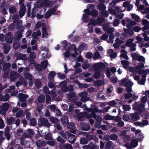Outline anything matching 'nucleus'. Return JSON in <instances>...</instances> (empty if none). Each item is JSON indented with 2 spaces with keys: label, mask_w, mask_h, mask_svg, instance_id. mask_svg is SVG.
Here are the masks:
<instances>
[{
  "label": "nucleus",
  "mask_w": 149,
  "mask_h": 149,
  "mask_svg": "<svg viewBox=\"0 0 149 149\" xmlns=\"http://www.w3.org/2000/svg\"><path fill=\"white\" fill-rule=\"evenodd\" d=\"M129 71L135 74H140L143 73L144 74L142 76L141 79L140 77L137 75L134 76V78L135 80L137 81L139 84L143 85L144 84L146 81V74L149 73V69L143 70L141 69L139 67L136 66L135 68L130 67L129 69Z\"/></svg>",
  "instance_id": "obj_1"
},
{
  "label": "nucleus",
  "mask_w": 149,
  "mask_h": 149,
  "mask_svg": "<svg viewBox=\"0 0 149 149\" xmlns=\"http://www.w3.org/2000/svg\"><path fill=\"white\" fill-rule=\"evenodd\" d=\"M87 8L84 10L85 13L83 14L82 18L83 22L86 23L89 21V16L91 15L93 18V4H88Z\"/></svg>",
  "instance_id": "obj_2"
},
{
  "label": "nucleus",
  "mask_w": 149,
  "mask_h": 149,
  "mask_svg": "<svg viewBox=\"0 0 149 149\" xmlns=\"http://www.w3.org/2000/svg\"><path fill=\"white\" fill-rule=\"evenodd\" d=\"M147 100L146 96H143L141 98V102L135 103L134 106V108L140 111L144 110L145 109V104L147 101Z\"/></svg>",
  "instance_id": "obj_3"
},
{
  "label": "nucleus",
  "mask_w": 149,
  "mask_h": 149,
  "mask_svg": "<svg viewBox=\"0 0 149 149\" xmlns=\"http://www.w3.org/2000/svg\"><path fill=\"white\" fill-rule=\"evenodd\" d=\"M122 23L123 25H125L128 28H130L132 25L136 24L135 22L132 21L130 19L128 18H126L125 20H122Z\"/></svg>",
  "instance_id": "obj_4"
},
{
  "label": "nucleus",
  "mask_w": 149,
  "mask_h": 149,
  "mask_svg": "<svg viewBox=\"0 0 149 149\" xmlns=\"http://www.w3.org/2000/svg\"><path fill=\"white\" fill-rule=\"evenodd\" d=\"M122 83L124 84L125 86L126 87V90L127 92L130 93L132 91L131 86H128V83H130V86H132L133 85V84L131 81L128 80L127 79L125 78V79L122 80Z\"/></svg>",
  "instance_id": "obj_5"
},
{
  "label": "nucleus",
  "mask_w": 149,
  "mask_h": 149,
  "mask_svg": "<svg viewBox=\"0 0 149 149\" xmlns=\"http://www.w3.org/2000/svg\"><path fill=\"white\" fill-rule=\"evenodd\" d=\"M126 35L124 33H122L121 35V40L119 38H117L116 40V43L113 44V46L115 48H118L120 46V44L123 42V40L125 39L126 37Z\"/></svg>",
  "instance_id": "obj_6"
},
{
  "label": "nucleus",
  "mask_w": 149,
  "mask_h": 149,
  "mask_svg": "<svg viewBox=\"0 0 149 149\" xmlns=\"http://www.w3.org/2000/svg\"><path fill=\"white\" fill-rule=\"evenodd\" d=\"M105 67V65L102 63L99 62L94 65V69L101 72L104 71Z\"/></svg>",
  "instance_id": "obj_7"
},
{
  "label": "nucleus",
  "mask_w": 149,
  "mask_h": 149,
  "mask_svg": "<svg viewBox=\"0 0 149 149\" xmlns=\"http://www.w3.org/2000/svg\"><path fill=\"white\" fill-rule=\"evenodd\" d=\"M138 145V142L135 139L132 140L130 143H126L125 145V147L128 149H132L136 147Z\"/></svg>",
  "instance_id": "obj_8"
},
{
  "label": "nucleus",
  "mask_w": 149,
  "mask_h": 149,
  "mask_svg": "<svg viewBox=\"0 0 149 149\" xmlns=\"http://www.w3.org/2000/svg\"><path fill=\"white\" fill-rule=\"evenodd\" d=\"M134 41V39L132 38H130L127 41L126 45L127 46L130 47L131 48V50L132 51H134L136 50V44L134 43H133L132 42Z\"/></svg>",
  "instance_id": "obj_9"
},
{
  "label": "nucleus",
  "mask_w": 149,
  "mask_h": 149,
  "mask_svg": "<svg viewBox=\"0 0 149 149\" xmlns=\"http://www.w3.org/2000/svg\"><path fill=\"white\" fill-rule=\"evenodd\" d=\"M40 125L41 126H46L49 127L50 126V123H48V120L45 118H41L39 119Z\"/></svg>",
  "instance_id": "obj_10"
},
{
  "label": "nucleus",
  "mask_w": 149,
  "mask_h": 149,
  "mask_svg": "<svg viewBox=\"0 0 149 149\" xmlns=\"http://www.w3.org/2000/svg\"><path fill=\"white\" fill-rule=\"evenodd\" d=\"M80 125H81L80 129L81 130L86 131L89 130L91 129L90 125L88 124L81 122Z\"/></svg>",
  "instance_id": "obj_11"
},
{
  "label": "nucleus",
  "mask_w": 149,
  "mask_h": 149,
  "mask_svg": "<svg viewBox=\"0 0 149 149\" xmlns=\"http://www.w3.org/2000/svg\"><path fill=\"white\" fill-rule=\"evenodd\" d=\"M26 9L24 3L21 4L20 7V10L19 12V16L20 17L23 16L26 13Z\"/></svg>",
  "instance_id": "obj_12"
},
{
  "label": "nucleus",
  "mask_w": 149,
  "mask_h": 149,
  "mask_svg": "<svg viewBox=\"0 0 149 149\" xmlns=\"http://www.w3.org/2000/svg\"><path fill=\"white\" fill-rule=\"evenodd\" d=\"M13 39V36L10 32H8L6 34L5 36V41L6 42L9 44L12 43Z\"/></svg>",
  "instance_id": "obj_13"
},
{
  "label": "nucleus",
  "mask_w": 149,
  "mask_h": 149,
  "mask_svg": "<svg viewBox=\"0 0 149 149\" xmlns=\"http://www.w3.org/2000/svg\"><path fill=\"white\" fill-rule=\"evenodd\" d=\"M130 119L133 121L138 120L140 119L139 114L138 113H136L130 114Z\"/></svg>",
  "instance_id": "obj_14"
},
{
  "label": "nucleus",
  "mask_w": 149,
  "mask_h": 149,
  "mask_svg": "<svg viewBox=\"0 0 149 149\" xmlns=\"http://www.w3.org/2000/svg\"><path fill=\"white\" fill-rule=\"evenodd\" d=\"M142 24L145 26L142 28L143 31H144L149 29V22L146 19H143L142 21Z\"/></svg>",
  "instance_id": "obj_15"
},
{
  "label": "nucleus",
  "mask_w": 149,
  "mask_h": 149,
  "mask_svg": "<svg viewBox=\"0 0 149 149\" xmlns=\"http://www.w3.org/2000/svg\"><path fill=\"white\" fill-rule=\"evenodd\" d=\"M18 97L19 99L20 100L21 102H23L26 101V100L29 97V96L28 95L21 93L19 94Z\"/></svg>",
  "instance_id": "obj_16"
},
{
  "label": "nucleus",
  "mask_w": 149,
  "mask_h": 149,
  "mask_svg": "<svg viewBox=\"0 0 149 149\" xmlns=\"http://www.w3.org/2000/svg\"><path fill=\"white\" fill-rule=\"evenodd\" d=\"M107 54L111 58H113L116 57L117 53L114 52L113 50L109 49L107 51Z\"/></svg>",
  "instance_id": "obj_17"
},
{
  "label": "nucleus",
  "mask_w": 149,
  "mask_h": 149,
  "mask_svg": "<svg viewBox=\"0 0 149 149\" xmlns=\"http://www.w3.org/2000/svg\"><path fill=\"white\" fill-rule=\"evenodd\" d=\"M103 27L105 31L107 32L109 34H111L114 32V29L113 28H108V26L106 25H103Z\"/></svg>",
  "instance_id": "obj_18"
},
{
  "label": "nucleus",
  "mask_w": 149,
  "mask_h": 149,
  "mask_svg": "<svg viewBox=\"0 0 149 149\" xmlns=\"http://www.w3.org/2000/svg\"><path fill=\"white\" fill-rule=\"evenodd\" d=\"M90 25L93 26V18L90 19V22L88 24V32L91 33L93 31V27L92 26H89Z\"/></svg>",
  "instance_id": "obj_19"
},
{
  "label": "nucleus",
  "mask_w": 149,
  "mask_h": 149,
  "mask_svg": "<svg viewBox=\"0 0 149 149\" xmlns=\"http://www.w3.org/2000/svg\"><path fill=\"white\" fill-rule=\"evenodd\" d=\"M100 3L97 5V9L100 10H104L106 8L105 5L101 3H104V1L103 0H100Z\"/></svg>",
  "instance_id": "obj_20"
},
{
  "label": "nucleus",
  "mask_w": 149,
  "mask_h": 149,
  "mask_svg": "<svg viewBox=\"0 0 149 149\" xmlns=\"http://www.w3.org/2000/svg\"><path fill=\"white\" fill-rule=\"evenodd\" d=\"M61 120L62 124L64 125H66L68 123V118L66 116H62L61 119Z\"/></svg>",
  "instance_id": "obj_21"
},
{
  "label": "nucleus",
  "mask_w": 149,
  "mask_h": 149,
  "mask_svg": "<svg viewBox=\"0 0 149 149\" xmlns=\"http://www.w3.org/2000/svg\"><path fill=\"white\" fill-rule=\"evenodd\" d=\"M47 144L46 142L45 141H42L39 140L36 142V145L37 147L39 148H41L42 146H44Z\"/></svg>",
  "instance_id": "obj_22"
},
{
  "label": "nucleus",
  "mask_w": 149,
  "mask_h": 149,
  "mask_svg": "<svg viewBox=\"0 0 149 149\" xmlns=\"http://www.w3.org/2000/svg\"><path fill=\"white\" fill-rule=\"evenodd\" d=\"M3 52L5 54H7L10 50V45L7 44H5L3 45Z\"/></svg>",
  "instance_id": "obj_23"
},
{
  "label": "nucleus",
  "mask_w": 149,
  "mask_h": 149,
  "mask_svg": "<svg viewBox=\"0 0 149 149\" xmlns=\"http://www.w3.org/2000/svg\"><path fill=\"white\" fill-rule=\"evenodd\" d=\"M68 139L69 142L70 143L72 144L75 141L76 139V136L75 135H73L70 133V135L68 136Z\"/></svg>",
  "instance_id": "obj_24"
},
{
  "label": "nucleus",
  "mask_w": 149,
  "mask_h": 149,
  "mask_svg": "<svg viewBox=\"0 0 149 149\" xmlns=\"http://www.w3.org/2000/svg\"><path fill=\"white\" fill-rule=\"evenodd\" d=\"M121 53L120 56L121 58H123L126 60L128 59V57L127 55V52L124 49L120 51Z\"/></svg>",
  "instance_id": "obj_25"
},
{
  "label": "nucleus",
  "mask_w": 149,
  "mask_h": 149,
  "mask_svg": "<svg viewBox=\"0 0 149 149\" xmlns=\"http://www.w3.org/2000/svg\"><path fill=\"white\" fill-rule=\"evenodd\" d=\"M56 75V72L54 71H51L48 74V77L49 79L51 80L54 79V77Z\"/></svg>",
  "instance_id": "obj_26"
},
{
  "label": "nucleus",
  "mask_w": 149,
  "mask_h": 149,
  "mask_svg": "<svg viewBox=\"0 0 149 149\" xmlns=\"http://www.w3.org/2000/svg\"><path fill=\"white\" fill-rule=\"evenodd\" d=\"M104 22V19L103 18H99L96 21H95L94 20V25H100Z\"/></svg>",
  "instance_id": "obj_27"
},
{
  "label": "nucleus",
  "mask_w": 149,
  "mask_h": 149,
  "mask_svg": "<svg viewBox=\"0 0 149 149\" xmlns=\"http://www.w3.org/2000/svg\"><path fill=\"white\" fill-rule=\"evenodd\" d=\"M15 56L18 59L24 60L25 58L26 55L18 52L17 54H15Z\"/></svg>",
  "instance_id": "obj_28"
},
{
  "label": "nucleus",
  "mask_w": 149,
  "mask_h": 149,
  "mask_svg": "<svg viewBox=\"0 0 149 149\" xmlns=\"http://www.w3.org/2000/svg\"><path fill=\"white\" fill-rule=\"evenodd\" d=\"M61 136L64 139H67L68 136L70 135V133L68 132H64L61 133Z\"/></svg>",
  "instance_id": "obj_29"
},
{
  "label": "nucleus",
  "mask_w": 149,
  "mask_h": 149,
  "mask_svg": "<svg viewBox=\"0 0 149 149\" xmlns=\"http://www.w3.org/2000/svg\"><path fill=\"white\" fill-rule=\"evenodd\" d=\"M50 121L53 123H54L55 124H56L59 123V120L56 117H51L49 118Z\"/></svg>",
  "instance_id": "obj_30"
},
{
  "label": "nucleus",
  "mask_w": 149,
  "mask_h": 149,
  "mask_svg": "<svg viewBox=\"0 0 149 149\" xmlns=\"http://www.w3.org/2000/svg\"><path fill=\"white\" fill-rule=\"evenodd\" d=\"M42 38H44L48 35L47 28L46 27L44 26L42 28Z\"/></svg>",
  "instance_id": "obj_31"
},
{
  "label": "nucleus",
  "mask_w": 149,
  "mask_h": 149,
  "mask_svg": "<svg viewBox=\"0 0 149 149\" xmlns=\"http://www.w3.org/2000/svg\"><path fill=\"white\" fill-rule=\"evenodd\" d=\"M75 93L74 92H72L70 93L68 95V99L70 101H71L72 102L74 101L75 100L72 99L73 97H75Z\"/></svg>",
  "instance_id": "obj_32"
},
{
  "label": "nucleus",
  "mask_w": 149,
  "mask_h": 149,
  "mask_svg": "<svg viewBox=\"0 0 149 149\" xmlns=\"http://www.w3.org/2000/svg\"><path fill=\"white\" fill-rule=\"evenodd\" d=\"M9 105L7 103L3 104L1 107V109L3 111H6L8 109Z\"/></svg>",
  "instance_id": "obj_33"
},
{
  "label": "nucleus",
  "mask_w": 149,
  "mask_h": 149,
  "mask_svg": "<svg viewBox=\"0 0 149 149\" xmlns=\"http://www.w3.org/2000/svg\"><path fill=\"white\" fill-rule=\"evenodd\" d=\"M45 100V95L43 94L40 95L38 98V102L40 103H43Z\"/></svg>",
  "instance_id": "obj_34"
},
{
  "label": "nucleus",
  "mask_w": 149,
  "mask_h": 149,
  "mask_svg": "<svg viewBox=\"0 0 149 149\" xmlns=\"http://www.w3.org/2000/svg\"><path fill=\"white\" fill-rule=\"evenodd\" d=\"M87 45L86 44H81L79 47L78 50L79 52H81L84 49H86Z\"/></svg>",
  "instance_id": "obj_35"
},
{
  "label": "nucleus",
  "mask_w": 149,
  "mask_h": 149,
  "mask_svg": "<svg viewBox=\"0 0 149 149\" xmlns=\"http://www.w3.org/2000/svg\"><path fill=\"white\" fill-rule=\"evenodd\" d=\"M41 4L43 6L47 7L51 4V2L48 0H45L42 2Z\"/></svg>",
  "instance_id": "obj_36"
},
{
  "label": "nucleus",
  "mask_w": 149,
  "mask_h": 149,
  "mask_svg": "<svg viewBox=\"0 0 149 149\" xmlns=\"http://www.w3.org/2000/svg\"><path fill=\"white\" fill-rule=\"evenodd\" d=\"M15 120V118L13 117H10L9 118H7V124L10 125H11L13 123Z\"/></svg>",
  "instance_id": "obj_37"
},
{
  "label": "nucleus",
  "mask_w": 149,
  "mask_h": 149,
  "mask_svg": "<svg viewBox=\"0 0 149 149\" xmlns=\"http://www.w3.org/2000/svg\"><path fill=\"white\" fill-rule=\"evenodd\" d=\"M48 65V62L47 60L43 61L41 63V66L42 69H45Z\"/></svg>",
  "instance_id": "obj_38"
},
{
  "label": "nucleus",
  "mask_w": 149,
  "mask_h": 149,
  "mask_svg": "<svg viewBox=\"0 0 149 149\" xmlns=\"http://www.w3.org/2000/svg\"><path fill=\"white\" fill-rule=\"evenodd\" d=\"M91 143H93V142L91 141L90 142L91 145H84L83 147V149H93V144H91Z\"/></svg>",
  "instance_id": "obj_39"
},
{
  "label": "nucleus",
  "mask_w": 149,
  "mask_h": 149,
  "mask_svg": "<svg viewBox=\"0 0 149 149\" xmlns=\"http://www.w3.org/2000/svg\"><path fill=\"white\" fill-rule=\"evenodd\" d=\"M17 10L16 8L14 6H12L9 8V13L10 14L15 13Z\"/></svg>",
  "instance_id": "obj_40"
},
{
  "label": "nucleus",
  "mask_w": 149,
  "mask_h": 149,
  "mask_svg": "<svg viewBox=\"0 0 149 149\" xmlns=\"http://www.w3.org/2000/svg\"><path fill=\"white\" fill-rule=\"evenodd\" d=\"M105 149H113L112 143L111 142L109 141L108 142L106 145Z\"/></svg>",
  "instance_id": "obj_41"
},
{
  "label": "nucleus",
  "mask_w": 149,
  "mask_h": 149,
  "mask_svg": "<svg viewBox=\"0 0 149 149\" xmlns=\"http://www.w3.org/2000/svg\"><path fill=\"white\" fill-rule=\"evenodd\" d=\"M14 23H15L17 21L19 20V16L18 14H15L13 15L12 17Z\"/></svg>",
  "instance_id": "obj_42"
},
{
  "label": "nucleus",
  "mask_w": 149,
  "mask_h": 149,
  "mask_svg": "<svg viewBox=\"0 0 149 149\" xmlns=\"http://www.w3.org/2000/svg\"><path fill=\"white\" fill-rule=\"evenodd\" d=\"M66 125L67 127L70 129H74L75 128V124L72 123H68Z\"/></svg>",
  "instance_id": "obj_43"
},
{
  "label": "nucleus",
  "mask_w": 149,
  "mask_h": 149,
  "mask_svg": "<svg viewBox=\"0 0 149 149\" xmlns=\"http://www.w3.org/2000/svg\"><path fill=\"white\" fill-rule=\"evenodd\" d=\"M84 112L82 113H80L78 114V118L79 120H83L85 118L84 115Z\"/></svg>",
  "instance_id": "obj_44"
},
{
  "label": "nucleus",
  "mask_w": 149,
  "mask_h": 149,
  "mask_svg": "<svg viewBox=\"0 0 149 149\" xmlns=\"http://www.w3.org/2000/svg\"><path fill=\"white\" fill-rule=\"evenodd\" d=\"M62 147L65 149H73L72 146L70 144H64Z\"/></svg>",
  "instance_id": "obj_45"
},
{
  "label": "nucleus",
  "mask_w": 149,
  "mask_h": 149,
  "mask_svg": "<svg viewBox=\"0 0 149 149\" xmlns=\"http://www.w3.org/2000/svg\"><path fill=\"white\" fill-rule=\"evenodd\" d=\"M149 35V31L143 33V36L144 37V40L145 41H149V37L148 36Z\"/></svg>",
  "instance_id": "obj_46"
},
{
  "label": "nucleus",
  "mask_w": 149,
  "mask_h": 149,
  "mask_svg": "<svg viewBox=\"0 0 149 149\" xmlns=\"http://www.w3.org/2000/svg\"><path fill=\"white\" fill-rule=\"evenodd\" d=\"M10 64L9 63H6L3 65V70L6 71L8 69L10 68Z\"/></svg>",
  "instance_id": "obj_47"
},
{
  "label": "nucleus",
  "mask_w": 149,
  "mask_h": 149,
  "mask_svg": "<svg viewBox=\"0 0 149 149\" xmlns=\"http://www.w3.org/2000/svg\"><path fill=\"white\" fill-rule=\"evenodd\" d=\"M24 77L26 79H29V80L32 79V75L29 73L28 72H25L24 74Z\"/></svg>",
  "instance_id": "obj_48"
},
{
  "label": "nucleus",
  "mask_w": 149,
  "mask_h": 149,
  "mask_svg": "<svg viewBox=\"0 0 149 149\" xmlns=\"http://www.w3.org/2000/svg\"><path fill=\"white\" fill-rule=\"evenodd\" d=\"M88 142V139L86 138L83 137L81 138L80 140V144H84L87 143Z\"/></svg>",
  "instance_id": "obj_49"
},
{
  "label": "nucleus",
  "mask_w": 149,
  "mask_h": 149,
  "mask_svg": "<svg viewBox=\"0 0 149 149\" xmlns=\"http://www.w3.org/2000/svg\"><path fill=\"white\" fill-rule=\"evenodd\" d=\"M121 63L124 68L125 69H127V67L129 65V62L127 61H122Z\"/></svg>",
  "instance_id": "obj_50"
},
{
  "label": "nucleus",
  "mask_w": 149,
  "mask_h": 149,
  "mask_svg": "<svg viewBox=\"0 0 149 149\" xmlns=\"http://www.w3.org/2000/svg\"><path fill=\"white\" fill-rule=\"evenodd\" d=\"M109 36V39L107 40V42L109 43H112L113 42V39L114 38V36L113 34H110Z\"/></svg>",
  "instance_id": "obj_51"
},
{
  "label": "nucleus",
  "mask_w": 149,
  "mask_h": 149,
  "mask_svg": "<svg viewBox=\"0 0 149 149\" xmlns=\"http://www.w3.org/2000/svg\"><path fill=\"white\" fill-rule=\"evenodd\" d=\"M101 72L98 71V70H95V71L94 72V77L97 78L100 77Z\"/></svg>",
  "instance_id": "obj_52"
},
{
  "label": "nucleus",
  "mask_w": 149,
  "mask_h": 149,
  "mask_svg": "<svg viewBox=\"0 0 149 149\" xmlns=\"http://www.w3.org/2000/svg\"><path fill=\"white\" fill-rule=\"evenodd\" d=\"M30 120V124L31 125L35 126L36 125L37 121L35 118H33L31 119Z\"/></svg>",
  "instance_id": "obj_53"
},
{
  "label": "nucleus",
  "mask_w": 149,
  "mask_h": 149,
  "mask_svg": "<svg viewBox=\"0 0 149 149\" xmlns=\"http://www.w3.org/2000/svg\"><path fill=\"white\" fill-rule=\"evenodd\" d=\"M124 31L125 33L130 35H133L134 34V32L133 30L131 29H125Z\"/></svg>",
  "instance_id": "obj_54"
},
{
  "label": "nucleus",
  "mask_w": 149,
  "mask_h": 149,
  "mask_svg": "<svg viewBox=\"0 0 149 149\" xmlns=\"http://www.w3.org/2000/svg\"><path fill=\"white\" fill-rule=\"evenodd\" d=\"M119 101L118 100H115L109 102V104L112 106H115L119 102Z\"/></svg>",
  "instance_id": "obj_55"
},
{
  "label": "nucleus",
  "mask_w": 149,
  "mask_h": 149,
  "mask_svg": "<svg viewBox=\"0 0 149 149\" xmlns=\"http://www.w3.org/2000/svg\"><path fill=\"white\" fill-rule=\"evenodd\" d=\"M141 116L143 118L147 119L149 117V113L147 111H145L142 113Z\"/></svg>",
  "instance_id": "obj_56"
},
{
  "label": "nucleus",
  "mask_w": 149,
  "mask_h": 149,
  "mask_svg": "<svg viewBox=\"0 0 149 149\" xmlns=\"http://www.w3.org/2000/svg\"><path fill=\"white\" fill-rule=\"evenodd\" d=\"M22 20H19L17 21L15 23H16V28L17 29H19L22 26Z\"/></svg>",
  "instance_id": "obj_57"
},
{
  "label": "nucleus",
  "mask_w": 149,
  "mask_h": 149,
  "mask_svg": "<svg viewBox=\"0 0 149 149\" xmlns=\"http://www.w3.org/2000/svg\"><path fill=\"white\" fill-rule=\"evenodd\" d=\"M74 134L76 135V137H77L80 135H84L86 134V133L76 130Z\"/></svg>",
  "instance_id": "obj_58"
},
{
  "label": "nucleus",
  "mask_w": 149,
  "mask_h": 149,
  "mask_svg": "<svg viewBox=\"0 0 149 149\" xmlns=\"http://www.w3.org/2000/svg\"><path fill=\"white\" fill-rule=\"evenodd\" d=\"M57 75L58 77L61 79H64L66 78V74H62L60 72H58L57 73Z\"/></svg>",
  "instance_id": "obj_59"
},
{
  "label": "nucleus",
  "mask_w": 149,
  "mask_h": 149,
  "mask_svg": "<svg viewBox=\"0 0 149 149\" xmlns=\"http://www.w3.org/2000/svg\"><path fill=\"white\" fill-rule=\"evenodd\" d=\"M36 86L38 88H41L42 85L41 82L40 80H36L35 81Z\"/></svg>",
  "instance_id": "obj_60"
},
{
  "label": "nucleus",
  "mask_w": 149,
  "mask_h": 149,
  "mask_svg": "<svg viewBox=\"0 0 149 149\" xmlns=\"http://www.w3.org/2000/svg\"><path fill=\"white\" fill-rule=\"evenodd\" d=\"M79 87L81 88H87L89 86V85L87 84H82L79 83Z\"/></svg>",
  "instance_id": "obj_61"
},
{
  "label": "nucleus",
  "mask_w": 149,
  "mask_h": 149,
  "mask_svg": "<svg viewBox=\"0 0 149 149\" xmlns=\"http://www.w3.org/2000/svg\"><path fill=\"white\" fill-rule=\"evenodd\" d=\"M84 115L85 118H86L87 119H90L93 117L92 116V114H89L86 112H84Z\"/></svg>",
  "instance_id": "obj_62"
},
{
  "label": "nucleus",
  "mask_w": 149,
  "mask_h": 149,
  "mask_svg": "<svg viewBox=\"0 0 149 149\" xmlns=\"http://www.w3.org/2000/svg\"><path fill=\"white\" fill-rule=\"evenodd\" d=\"M115 118L114 116L109 115H107L104 117V118L106 120H112Z\"/></svg>",
  "instance_id": "obj_63"
},
{
  "label": "nucleus",
  "mask_w": 149,
  "mask_h": 149,
  "mask_svg": "<svg viewBox=\"0 0 149 149\" xmlns=\"http://www.w3.org/2000/svg\"><path fill=\"white\" fill-rule=\"evenodd\" d=\"M143 14H146L147 15L146 16V17L147 19H149V8H146L144 12H141Z\"/></svg>",
  "instance_id": "obj_64"
}]
</instances>
